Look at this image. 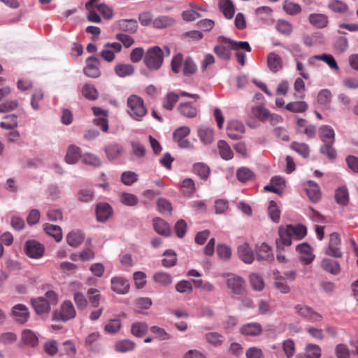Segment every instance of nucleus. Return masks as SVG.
Returning <instances> with one entry per match:
<instances>
[{
  "mask_svg": "<svg viewBox=\"0 0 358 358\" xmlns=\"http://www.w3.org/2000/svg\"><path fill=\"white\" fill-rule=\"evenodd\" d=\"M238 180L242 182H246L254 178L253 172L246 167H241L236 171Z\"/></svg>",
  "mask_w": 358,
  "mask_h": 358,
  "instance_id": "54",
  "label": "nucleus"
},
{
  "mask_svg": "<svg viewBox=\"0 0 358 358\" xmlns=\"http://www.w3.org/2000/svg\"><path fill=\"white\" fill-rule=\"evenodd\" d=\"M252 115L259 120L265 122L270 116L269 110L263 106H254L251 109Z\"/></svg>",
  "mask_w": 358,
  "mask_h": 358,
  "instance_id": "37",
  "label": "nucleus"
},
{
  "mask_svg": "<svg viewBox=\"0 0 358 358\" xmlns=\"http://www.w3.org/2000/svg\"><path fill=\"white\" fill-rule=\"evenodd\" d=\"M87 294L89 296V301L91 305L95 308L98 307L101 301L99 291L95 288H90L87 290Z\"/></svg>",
  "mask_w": 358,
  "mask_h": 358,
  "instance_id": "64",
  "label": "nucleus"
},
{
  "mask_svg": "<svg viewBox=\"0 0 358 358\" xmlns=\"http://www.w3.org/2000/svg\"><path fill=\"white\" fill-rule=\"evenodd\" d=\"M197 71V66L191 57H187L183 62L182 72L184 76H189Z\"/></svg>",
  "mask_w": 358,
  "mask_h": 358,
  "instance_id": "51",
  "label": "nucleus"
},
{
  "mask_svg": "<svg viewBox=\"0 0 358 358\" xmlns=\"http://www.w3.org/2000/svg\"><path fill=\"white\" fill-rule=\"evenodd\" d=\"M315 59L324 62L333 70L338 71L339 67L334 57L329 54L316 55L313 58L309 59V63L312 64L313 59Z\"/></svg>",
  "mask_w": 358,
  "mask_h": 358,
  "instance_id": "36",
  "label": "nucleus"
},
{
  "mask_svg": "<svg viewBox=\"0 0 358 358\" xmlns=\"http://www.w3.org/2000/svg\"><path fill=\"white\" fill-rule=\"evenodd\" d=\"M275 27L278 32L285 36L290 35L293 29L292 24L284 20H279Z\"/></svg>",
  "mask_w": 358,
  "mask_h": 358,
  "instance_id": "57",
  "label": "nucleus"
},
{
  "mask_svg": "<svg viewBox=\"0 0 358 358\" xmlns=\"http://www.w3.org/2000/svg\"><path fill=\"white\" fill-rule=\"evenodd\" d=\"M154 281L162 286L166 287L173 282L171 275L165 272H157L153 275Z\"/></svg>",
  "mask_w": 358,
  "mask_h": 358,
  "instance_id": "46",
  "label": "nucleus"
},
{
  "mask_svg": "<svg viewBox=\"0 0 358 358\" xmlns=\"http://www.w3.org/2000/svg\"><path fill=\"white\" fill-rule=\"evenodd\" d=\"M295 310L300 315L311 322H320L322 319V316L320 313L306 305L298 304L295 306Z\"/></svg>",
  "mask_w": 358,
  "mask_h": 358,
  "instance_id": "11",
  "label": "nucleus"
},
{
  "mask_svg": "<svg viewBox=\"0 0 358 358\" xmlns=\"http://www.w3.org/2000/svg\"><path fill=\"white\" fill-rule=\"evenodd\" d=\"M44 231L50 236H52L57 242L62 239V229L57 225L46 223L44 224Z\"/></svg>",
  "mask_w": 358,
  "mask_h": 358,
  "instance_id": "42",
  "label": "nucleus"
},
{
  "mask_svg": "<svg viewBox=\"0 0 358 358\" xmlns=\"http://www.w3.org/2000/svg\"><path fill=\"white\" fill-rule=\"evenodd\" d=\"M148 331V326L147 323L143 322H134L131 327V332L136 337H143L147 334Z\"/></svg>",
  "mask_w": 358,
  "mask_h": 358,
  "instance_id": "39",
  "label": "nucleus"
},
{
  "mask_svg": "<svg viewBox=\"0 0 358 358\" xmlns=\"http://www.w3.org/2000/svg\"><path fill=\"white\" fill-rule=\"evenodd\" d=\"M84 238L80 231H72L67 235L66 241L69 245L77 247L83 243Z\"/></svg>",
  "mask_w": 358,
  "mask_h": 358,
  "instance_id": "38",
  "label": "nucleus"
},
{
  "mask_svg": "<svg viewBox=\"0 0 358 358\" xmlns=\"http://www.w3.org/2000/svg\"><path fill=\"white\" fill-rule=\"evenodd\" d=\"M153 226L155 231L164 236H169L171 234V229L169 224L163 219L156 217L153 220Z\"/></svg>",
  "mask_w": 358,
  "mask_h": 358,
  "instance_id": "29",
  "label": "nucleus"
},
{
  "mask_svg": "<svg viewBox=\"0 0 358 358\" xmlns=\"http://www.w3.org/2000/svg\"><path fill=\"white\" fill-rule=\"evenodd\" d=\"M308 108V106L304 101L290 102L285 106L286 110L292 113H303Z\"/></svg>",
  "mask_w": 358,
  "mask_h": 358,
  "instance_id": "44",
  "label": "nucleus"
},
{
  "mask_svg": "<svg viewBox=\"0 0 358 358\" xmlns=\"http://www.w3.org/2000/svg\"><path fill=\"white\" fill-rule=\"evenodd\" d=\"M257 256L258 260H271L273 258L271 248L264 243L257 248Z\"/></svg>",
  "mask_w": 358,
  "mask_h": 358,
  "instance_id": "40",
  "label": "nucleus"
},
{
  "mask_svg": "<svg viewBox=\"0 0 358 358\" xmlns=\"http://www.w3.org/2000/svg\"><path fill=\"white\" fill-rule=\"evenodd\" d=\"M305 350L307 358H320L321 357V348L316 344H308Z\"/></svg>",
  "mask_w": 358,
  "mask_h": 358,
  "instance_id": "59",
  "label": "nucleus"
},
{
  "mask_svg": "<svg viewBox=\"0 0 358 358\" xmlns=\"http://www.w3.org/2000/svg\"><path fill=\"white\" fill-rule=\"evenodd\" d=\"M308 20L312 25L318 29L326 27L329 22L328 17L321 13L310 14Z\"/></svg>",
  "mask_w": 358,
  "mask_h": 358,
  "instance_id": "27",
  "label": "nucleus"
},
{
  "mask_svg": "<svg viewBox=\"0 0 358 358\" xmlns=\"http://www.w3.org/2000/svg\"><path fill=\"white\" fill-rule=\"evenodd\" d=\"M25 254L32 259H40L43 257L45 248L39 242L35 240H29L24 245Z\"/></svg>",
  "mask_w": 358,
  "mask_h": 358,
  "instance_id": "7",
  "label": "nucleus"
},
{
  "mask_svg": "<svg viewBox=\"0 0 358 358\" xmlns=\"http://www.w3.org/2000/svg\"><path fill=\"white\" fill-rule=\"evenodd\" d=\"M296 250L300 254L301 262L306 264H310L315 259V255L312 252V249L307 243L299 244L296 247Z\"/></svg>",
  "mask_w": 358,
  "mask_h": 358,
  "instance_id": "19",
  "label": "nucleus"
},
{
  "mask_svg": "<svg viewBox=\"0 0 358 358\" xmlns=\"http://www.w3.org/2000/svg\"><path fill=\"white\" fill-rule=\"evenodd\" d=\"M332 97V93L329 89H322L317 94V102L325 109L333 110L331 104Z\"/></svg>",
  "mask_w": 358,
  "mask_h": 358,
  "instance_id": "18",
  "label": "nucleus"
},
{
  "mask_svg": "<svg viewBox=\"0 0 358 358\" xmlns=\"http://www.w3.org/2000/svg\"><path fill=\"white\" fill-rule=\"evenodd\" d=\"M164 258L162 260V265L166 268H171L177 262L176 253L171 250H166L163 254Z\"/></svg>",
  "mask_w": 358,
  "mask_h": 358,
  "instance_id": "45",
  "label": "nucleus"
},
{
  "mask_svg": "<svg viewBox=\"0 0 358 358\" xmlns=\"http://www.w3.org/2000/svg\"><path fill=\"white\" fill-rule=\"evenodd\" d=\"M31 305L37 314L48 313L50 310L49 302L44 297H38L31 300Z\"/></svg>",
  "mask_w": 358,
  "mask_h": 358,
  "instance_id": "23",
  "label": "nucleus"
},
{
  "mask_svg": "<svg viewBox=\"0 0 358 358\" xmlns=\"http://www.w3.org/2000/svg\"><path fill=\"white\" fill-rule=\"evenodd\" d=\"M330 10L335 13H345L348 10V6L343 1L339 0H330L328 4Z\"/></svg>",
  "mask_w": 358,
  "mask_h": 358,
  "instance_id": "58",
  "label": "nucleus"
},
{
  "mask_svg": "<svg viewBox=\"0 0 358 358\" xmlns=\"http://www.w3.org/2000/svg\"><path fill=\"white\" fill-rule=\"evenodd\" d=\"M12 315L16 321L21 324L25 323L29 317V312L27 307L23 304H17L13 306Z\"/></svg>",
  "mask_w": 358,
  "mask_h": 358,
  "instance_id": "17",
  "label": "nucleus"
},
{
  "mask_svg": "<svg viewBox=\"0 0 358 358\" xmlns=\"http://www.w3.org/2000/svg\"><path fill=\"white\" fill-rule=\"evenodd\" d=\"M112 215L111 206L106 203H101L96 205V215L99 222L106 221Z\"/></svg>",
  "mask_w": 358,
  "mask_h": 358,
  "instance_id": "22",
  "label": "nucleus"
},
{
  "mask_svg": "<svg viewBox=\"0 0 358 358\" xmlns=\"http://www.w3.org/2000/svg\"><path fill=\"white\" fill-rule=\"evenodd\" d=\"M289 231L291 232L293 239L301 240L307 233L306 227L303 225L299 224L296 226L287 225Z\"/></svg>",
  "mask_w": 358,
  "mask_h": 358,
  "instance_id": "49",
  "label": "nucleus"
},
{
  "mask_svg": "<svg viewBox=\"0 0 358 358\" xmlns=\"http://www.w3.org/2000/svg\"><path fill=\"white\" fill-rule=\"evenodd\" d=\"M319 136L323 145L320 147V152L326 155L330 160L336 157V151L333 148L335 141V133L329 125H322L319 129Z\"/></svg>",
  "mask_w": 358,
  "mask_h": 358,
  "instance_id": "1",
  "label": "nucleus"
},
{
  "mask_svg": "<svg viewBox=\"0 0 358 358\" xmlns=\"http://www.w3.org/2000/svg\"><path fill=\"white\" fill-rule=\"evenodd\" d=\"M129 115L137 121L142 120L148 113V110L142 98L137 95L129 96L127 101Z\"/></svg>",
  "mask_w": 358,
  "mask_h": 358,
  "instance_id": "2",
  "label": "nucleus"
},
{
  "mask_svg": "<svg viewBox=\"0 0 358 358\" xmlns=\"http://www.w3.org/2000/svg\"><path fill=\"white\" fill-rule=\"evenodd\" d=\"M245 133V127L243 124L238 120H231L228 122L227 127V136L233 139L241 138Z\"/></svg>",
  "mask_w": 358,
  "mask_h": 358,
  "instance_id": "10",
  "label": "nucleus"
},
{
  "mask_svg": "<svg viewBox=\"0 0 358 358\" xmlns=\"http://www.w3.org/2000/svg\"><path fill=\"white\" fill-rule=\"evenodd\" d=\"M74 302L79 310H84L88 305V301L83 293L75 292L73 294Z\"/></svg>",
  "mask_w": 358,
  "mask_h": 358,
  "instance_id": "63",
  "label": "nucleus"
},
{
  "mask_svg": "<svg viewBox=\"0 0 358 358\" xmlns=\"http://www.w3.org/2000/svg\"><path fill=\"white\" fill-rule=\"evenodd\" d=\"M175 20L168 15H160L153 20L152 27L156 29H165L172 26Z\"/></svg>",
  "mask_w": 358,
  "mask_h": 358,
  "instance_id": "32",
  "label": "nucleus"
},
{
  "mask_svg": "<svg viewBox=\"0 0 358 358\" xmlns=\"http://www.w3.org/2000/svg\"><path fill=\"white\" fill-rule=\"evenodd\" d=\"M178 100V94L173 92H169L166 95L163 100V107L166 110H171Z\"/></svg>",
  "mask_w": 358,
  "mask_h": 358,
  "instance_id": "50",
  "label": "nucleus"
},
{
  "mask_svg": "<svg viewBox=\"0 0 358 358\" xmlns=\"http://www.w3.org/2000/svg\"><path fill=\"white\" fill-rule=\"evenodd\" d=\"M220 41L228 44L229 48H231V50H245L247 52H251V47L247 41H235L223 36L220 38Z\"/></svg>",
  "mask_w": 358,
  "mask_h": 358,
  "instance_id": "25",
  "label": "nucleus"
},
{
  "mask_svg": "<svg viewBox=\"0 0 358 358\" xmlns=\"http://www.w3.org/2000/svg\"><path fill=\"white\" fill-rule=\"evenodd\" d=\"M180 189L185 196H191L195 192V184L191 178L182 180Z\"/></svg>",
  "mask_w": 358,
  "mask_h": 358,
  "instance_id": "55",
  "label": "nucleus"
},
{
  "mask_svg": "<svg viewBox=\"0 0 358 358\" xmlns=\"http://www.w3.org/2000/svg\"><path fill=\"white\" fill-rule=\"evenodd\" d=\"M135 343L130 340L120 341L115 344V350L118 352H125L134 349Z\"/></svg>",
  "mask_w": 358,
  "mask_h": 358,
  "instance_id": "62",
  "label": "nucleus"
},
{
  "mask_svg": "<svg viewBox=\"0 0 358 358\" xmlns=\"http://www.w3.org/2000/svg\"><path fill=\"white\" fill-rule=\"evenodd\" d=\"M267 65L272 72L276 73L282 68V59L275 52H270L267 56Z\"/></svg>",
  "mask_w": 358,
  "mask_h": 358,
  "instance_id": "20",
  "label": "nucleus"
},
{
  "mask_svg": "<svg viewBox=\"0 0 358 358\" xmlns=\"http://www.w3.org/2000/svg\"><path fill=\"white\" fill-rule=\"evenodd\" d=\"M193 169L194 173L203 180H206L210 174V168L203 163L195 164Z\"/></svg>",
  "mask_w": 358,
  "mask_h": 358,
  "instance_id": "56",
  "label": "nucleus"
},
{
  "mask_svg": "<svg viewBox=\"0 0 358 358\" xmlns=\"http://www.w3.org/2000/svg\"><path fill=\"white\" fill-rule=\"evenodd\" d=\"M219 4L224 15L228 19L232 18L234 15V7L231 0H220Z\"/></svg>",
  "mask_w": 358,
  "mask_h": 358,
  "instance_id": "47",
  "label": "nucleus"
},
{
  "mask_svg": "<svg viewBox=\"0 0 358 358\" xmlns=\"http://www.w3.org/2000/svg\"><path fill=\"white\" fill-rule=\"evenodd\" d=\"M81 157V149L74 145L69 146L65 157L66 163L70 164H76Z\"/></svg>",
  "mask_w": 358,
  "mask_h": 358,
  "instance_id": "26",
  "label": "nucleus"
},
{
  "mask_svg": "<svg viewBox=\"0 0 358 358\" xmlns=\"http://www.w3.org/2000/svg\"><path fill=\"white\" fill-rule=\"evenodd\" d=\"M164 54L158 46L149 48L144 56V64L150 71L159 70L164 62Z\"/></svg>",
  "mask_w": 358,
  "mask_h": 358,
  "instance_id": "3",
  "label": "nucleus"
},
{
  "mask_svg": "<svg viewBox=\"0 0 358 358\" xmlns=\"http://www.w3.org/2000/svg\"><path fill=\"white\" fill-rule=\"evenodd\" d=\"M335 199L338 203L345 206L349 201L348 192L346 187H341L336 190Z\"/></svg>",
  "mask_w": 358,
  "mask_h": 358,
  "instance_id": "52",
  "label": "nucleus"
},
{
  "mask_svg": "<svg viewBox=\"0 0 358 358\" xmlns=\"http://www.w3.org/2000/svg\"><path fill=\"white\" fill-rule=\"evenodd\" d=\"M278 234L279 238L275 241L277 251L283 250L285 246H289L293 239L287 225L286 227L280 226L278 229Z\"/></svg>",
  "mask_w": 358,
  "mask_h": 358,
  "instance_id": "9",
  "label": "nucleus"
},
{
  "mask_svg": "<svg viewBox=\"0 0 358 358\" xmlns=\"http://www.w3.org/2000/svg\"><path fill=\"white\" fill-rule=\"evenodd\" d=\"M226 283L231 292L234 294L242 295L245 292V281L239 275L228 273L225 276Z\"/></svg>",
  "mask_w": 358,
  "mask_h": 358,
  "instance_id": "5",
  "label": "nucleus"
},
{
  "mask_svg": "<svg viewBox=\"0 0 358 358\" xmlns=\"http://www.w3.org/2000/svg\"><path fill=\"white\" fill-rule=\"evenodd\" d=\"M84 73L88 77L98 78L100 76L99 61L94 57H88Z\"/></svg>",
  "mask_w": 358,
  "mask_h": 358,
  "instance_id": "14",
  "label": "nucleus"
},
{
  "mask_svg": "<svg viewBox=\"0 0 358 358\" xmlns=\"http://www.w3.org/2000/svg\"><path fill=\"white\" fill-rule=\"evenodd\" d=\"M138 22L135 19H121L113 24V29L121 31L134 34L138 30Z\"/></svg>",
  "mask_w": 358,
  "mask_h": 358,
  "instance_id": "8",
  "label": "nucleus"
},
{
  "mask_svg": "<svg viewBox=\"0 0 358 358\" xmlns=\"http://www.w3.org/2000/svg\"><path fill=\"white\" fill-rule=\"evenodd\" d=\"M263 328L258 322H250L242 325L240 333L246 336H257L262 334Z\"/></svg>",
  "mask_w": 358,
  "mask_h": 358,
  "instance_id": "16",
  "label": "nucleus"
},
{
  "mask_svg": "<svg viewBox=\"0 0 358 358\" xmlns=\"http://www.w3.org/2000/svg\"><path fill=\"white\" fill-rule=\"evenodd\" d=\"M198 134L201 141L204 144H210L213 141V130L206 126L201 125L198 128Z\"/></svg>",
  "mask_w": 358,
  "mask_h": 358,
  "instance_id": "35",
  "label": "nucleus"
},
{
  "mask_svg": "<svg viewBox=\"0 0 358 358\" xmlns=\"http://www.w3.org/2000/svg\"><path fill=\"white\" fill-rule=\"evenodd\" d=\"M22 338L25 343L31 346H34L38 343L36 335L30 329H25L22 331Z\"/></svg>",
  "mask_w": 358,
  "mask_h": 358,
  "instance_id": "60",
  "label": "nucleus"
},
{
  "mask_svg": "<svg viewBox=\"0 0 358 358\" xmlns=\"http://www.w3.org/2000/svg\"><path fill=\"white\" fill-rule=\"evenodd\" d=\"M115 72L119 77L124 78L132 75L134 67L129 64H120L115 66Z\"/></svg>",
  "mask_w": 358,
  "mask_h": 358,
  "instance_id": "41",
  "label": "nucleus"
},
{
  "mask_svg": "<svg viewBox=\"0 0 358 358\" xmlns=\"http://www.w3.org/2000/svg\"><path fill=\"white\" fill-rule=\"evenodd\" d=\"M190 134V129L188 127L182 126L176 129L173 133V140L181 148L191 149L193 145L187 138Z\"/></svg>",
  "mask_w": 358,
  "mask_h": 358,
  "instance_id": "6",
  "label": "nucleus"
},
{
  "mask_svg": "<svg viewBox=\"0 0 358 358\" xmlns=\"http://www.w3.org/2000/svg\"><path fill=\"white\" fill-rule=\"evenodd\" d=\"M178 112L187 118H194L197 115V108L192 103H180L178 106Z\"/></svg>",
  "mask_w": 358,
  "mask_h": 358,
  "instance_id": "24",
  "label": "nucleus"
},
{
  "mask_svg": "<svg viewBox=\"0 0 358 358\" xmlns=\"http://www.w3.org/2000/svg\"><path fill=\"white\" fill-rule=\"evenodd\" d=\"M321 267L333 275H337L340 273V265L336 260L325 258L321 262Z\"/></svg>",
  "mask_w": 358,
  "mask_h": 358,
  "instance_id": "33",
  "label": "nucleus"
},
{
  "mask_svg": "<svg viewBox=\"0 0 358 358\" xmlns=\"http://www.w3.org/2000/svg\"><path fill=\"white\" fill-rule=\"evenodd\" d=\"M83 96L89 100H96L98 98V92L96 87L91 84L86 83L81 90Z\"/></svg>",
  "mask_w": 358,
  "mask_h": 358,
  "instance_id": "48",
  "label": "nucleus"
},
{
  "mask_svg": "<svg viewBox=\"0 0 358 358\" xmlns=\"http://www.w3.org/2000/svg\"><path fill=\"white\" fill-rule=\"evenodd\" d=\"M250 282L252 288L257 291H261L264 287V282L262 277L257 273H251L250 275Z\"/></svg>",
  "mask_w": 358,
  "mask_h": 358,
  "instance_id": "61",
  "label": "nucleus"
},
{
  "mask_svg": "<svg viewBox=\"0 0 358 358\" xmlns=\"http://www.w3.org/2000/svg\"><path fill=\"white\" fill-rule=\"evenodd\" d=\"M205 338L207 343L213 347H220L224 343V336L221 334L212 331L205 334Z\"/></svg>",
  "mask_w": 358,
  "mask_h": 358,
  "instance_id": "34",
  "label": "nucleus"
},
{
  "mask_svg": "<svg viewBox=\"0 0 358 358\" xmlns=\"http://www.w3.org/2000/svg\"><path fill=\"white\" fill-rule=\"evenodd\" d=\"M217 147L222 159L224 160H230L234 157V152L227 141L224 140L218 141Z\"/></svg>",
  "mask_w": 358,
  "mask_h": 358,
  "instance_id": "28",
  "label": "nucleus"
},
{
  "mask_svg": "<svg viewBox=\"0 0 358 358\" xmlns=\"http://www.w3.org/2000/svg\"><path fill=\"white\" fill-rule=\"evenodd\" d=\"M111 289L119 294H125L129 292V284L128 280L121 276H115L111 278Z\"/></svg>",
  "mask_w": 358,
  "mask_h": 358,
  "instance_id": "13",
  "label": "nucleus"
},
{
  "mask_svg": "<svg viewBox=\"0 0 358 358\" xmlns=\"http://www.w3.org/2000/svg\"><path fill=\"white\" fill-rule=\"evenodd\" d=\"M274 282L273 286L275 289L280 291L281 293L287 294L290 292V287L287 285L285 280V277L280 274L279 271L273 273Z\"/></svg>",
  "mask_w": 358,
  "mask_h": 358,
  "instance_id": "30",
  "label": "nucleus"
},
{
  "mask_svg": "<svg viewBox=\"0 0 358 358\" xmlns=\"http://www.w3.org/2000/svg\"><path fill=\"white\" fill-rule=\"evenodd\" d=\"M75 308L70 301H64L61 305L59 310L53 313L52 319L57 321L66 322L76 317Z\"/></svg>",
  "mask_w": 358,
  "mask_h": 358,
  "instance_id": "4",
  "label": "nucleus"
},
{
  "mask_svg": "<svg viewBox=\"0 0 358 358\" xmlns=\"http://www.w3.org/2000/svg\"><path fill=\"white\" fill-rule=\"evenodd\" d=\"M1 128L5 129H13L17 127V117L16 115H6L3 121L0 124Z\"/></svg>",
  "mask_w": 358,
  "mask_h": 358,
  "instance_id": "53",
  "label": "nucleus"
},
{
  "mask_svg": "<svg viewBox=\"0 0 358 358\" xmlns=\"http://www.w3.org/2000/svg\"><path fill=\"white\" fill-rule=\"evenodd\" d=\"M238 254L241 259L246 264H251L255 259L253 252L246 243L238 247Z\"/></svg>",
  "mask_w": 358,
  "mask_h": 358,
  "instance_id": "21",
  "label": "nucleus"
},
{
  "mask_svg": "<svg viewBox=\"0 0 358 358\" xmlns=\"http://www.w3.org/2000/svg\"><path fill=\"white\" fill-rule=\"evenodd\" d=\"M341 238L338 234L334 232L330 234L329 243L326 254L334 257H341L342 252L339 249Z\"/></svg>",
  "mask_w": 358,
  "mask_h": 358,
  "instance_id": "12",
  "label": "nucleus"
},
{
  "mask_svg": "<svg viewBox=\"0 0 358 358\" xmlns=\"http://www.w3.org/2000/svg\"><path fill=\"white\" fill-rule=\"evenodd\" d=\"M304 190L306 194L313 203L318 202L321 199V192L318 185L311 180L304 184Z\"/></svg>",
  "mask_w": 358,
  "mask_h": 358,
  "instance_id": "15",
  "label": "nucleus"
},
{
  "mask_svg": "<svg viewBox=\"0 0 358 358\" xmlns=\"http://www.w3.org/2000/svg\"><path fill=\"white\" fill-rule=\"evenodd\" d=\"M231 48H229L228 44L222 43L217 45L214 48L215 53L222 59L229 60L231 58Z\"/></svg>",
  "mask_w": 358,
  "mask_h": 358,
  "instance_id": "43",
  "label": "nucleus"
},
{
  "mask_svg": "<svg viewBox=\"0 0 358 358\" xmlns=\"http://www.w3.org/2000/svg\"><path fill=\"white\" fill-rule=\"evenodd\" d=\"M122 152V147L116 143H111L105 147V152L109 160L118 158Z\"/></svg>",
  "mask_w": 358,
  "mask_h": 358,
  "instance_id": "31",
  "label": "nucleus"
}]
</instances>
